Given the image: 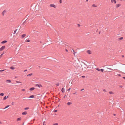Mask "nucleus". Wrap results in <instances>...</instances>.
<instances>
[{
    "label": "nucleus",
    "mask_w": 125,
    "mask_h": 125,
    "mask_svg": "<svg viewBox=\"0 0 125 125\" xmlns=\"http://www.w3.org/2000/svg\"><path fill=\"white\" fill-rule=\"evenodd\" d=\"M50 6L51 7H53L55 9L56 8V5L53 4H50Z\"/></svg>",
    "instance_id": "1"
},
{
    "label": "nucleus",
    "mask_w": 125,
    "mask_h": 125,
    "mask_svg": "<svg viewBox=\"0 0 125 125\" xmlns=\"http://www.w3.org/2000/svg\"><path fill=\"white\" fill-rule=\"evenodd\" d=\"M5 46H3L1 47L0 48V51H2L3 49H4L5 48Z\"/></svg>",
    "instance_id": "2"
},
{
    "label": "nucleus",
    "mask_w": 125,
    "mask_h": 125,
    "mask_svg": "<svg viewBox=\"0 0 125 125\" xmlns=\"http://www.w3.org/2000/svg\"><path fill=\"white\" fill-rule=\"evenodd\" d=\"M86 52L88 54H92V52L90 50H87L86 51Z\"/></svg>",
    "instance_id": "3"
},
{
    "label": "nucleus",
    "mask_w": 125,
    "mask_h": 125,
    "mask_svg": "<svg viewBox=\"0 0 125 125\" xmlns=\"http://www.w3.org/2000/svg\"><path fill=\"white\" fill-rule=\"evenodd\" d=\"M121 6V4L119 3L118 4H117L116 5V8H118V7H120Z\"/></svg>",
    "instance_id": "4"
},
{
    "label": "nucleus",
    "mask_w": 125,
    "mask_h": 125,
    "mask_svg": "<svg viewBox=\"0 0 125 125\" xmlns=\"http://www.w3.org/2000/svg\"><path fill=\"white\" fill-rule=\"evenodd\" d=\"M7 42V41L5 40L1 42V43L2 44H4Z\"/></svg>",
    "instance_id": "5"
},
{
    "label": "nucleus",
    "mask_w": 125,
    "mask_h": 125,
    "mask_svg": "<svg viewBox=\"0 0 125 125\" xmlns=\"http://www.w3.org/2000/svg\"><path fill=\"white\" fill-rule=\"evenodd\" d=\"M6 83H10L11 82V81L10 80H7L6 81Z\"/></svg>",
    "instance_id": "6"
},
{
    "label": "nucleus",
    "mask_w": 125,
    "mask_h": 125,
    "mask_svg": "<svg viewBox=\"0 0 125 125\" xmlns=\"http://www.w3.org/2000/svg\"><path fill=\"white\" fill-rule=\"evenodd\" d=\"M26 36V34H22L21 35L22 38H23L25 37Z\"/></svg>",
    "instance_id": "7"
},
{
    "label": "nucleus",
    "mask_w": 125,
    "mask_h": 125,
    "mask_svg": "<svg viewBox=\"0 0 125 125\" xmlns=\"http://www.w3.org/2000/svg\"><path fill=\"white\" fill-rule=\"evenodd\" d=\"M6 11L5 10L3 11L2 12V14L3 15H4V14L6 13Z\"/></svg>",
    "instance_id": "8"
},
{
    "label": "nucleus",
    "mask_w": 125,
    "mask_h": 125,
    "mask_svg": "<svg viewBox=\"0 0 125 125\" xmlns=\"http://www.w3.org/2000/svg\"><path fill=\"white\" fill-rule=\"evenodd\" d=\"M27 113L26 112H23L22 113V114L23 115H26Z\"/></svg>",
    "instance_id": "9"
},
{
    "label": "nucleus",
    "mask_w": 125,
    "mask_h": 125,
    "mask_svg": "<svg viewBox=\"0 0 125 125\" xmlns=\"http://www.w3.org/2000/svg\"><path fill=\"white\" fill-rule=\"evenodd\" d=\"M10 69L12 70H14L15 69V68L13 66H11L10 67Z\"/></svg>",
    "instance_id": "10"
},
{
    "label": "nucleus",
    "mask_w": 125,
    "mask_h": 125,
    "mask_svg": "<svg viewBox=\"0 0 125 125\" xmlns=\"http://www.w3.org/2000/svg\"><path fill=\"white\" fill-rule=\"evenodd\" d=\"M35 88L34 87H32L30 88V90L31 91H32Z\"/></svg>",
    "instance_id": "11"
},
{
    "label": "nucleus",
    "mask_w": 125,
    "mask_h": 125,
    "mask_svg": "<svg viewBox=\"0 0 125 125\" xmlns=\"http://www.w3.org/2000/svg\"><path fill=\"white\" fill-rule=\"evenodd\" d=\"M34 95H31L29 97V98H34Z\"/></svg>",
    "instance_id": "12"
},
{
    "label": "nucleus",
    "mask_w": 125,
    "mask_h": 125,
    "mask_svg": "<svg viewBox=\"0 0 125 125\" xmlns=\"http://www.w3.org/2000/svg\"><path fill=\"white\" fill-rule=\"evenodd\" d=\"M72 103L70 102H69L67 103V104L68 105H70L72 104Z\"/></svg>",
    "instance_id": "13"
},
{
    "label": "nucleus",
    "mask_w": 125,
    "mask_h": 125,
    "mask_svg": "<svg viewBox=\"0 0 125 125\" xmlns=\"http://www.w3.org/2000/svg\"><path fill=\"white\" fill-rule=\"evenodd\" d=\"M10 106V105H7V106H6L5 108H3V109H5L7 108H8V107H9Z\"/></svg>",
    "instance_id": "14"
},
{
    "label": "nucleus",
    "mask_w": 125,
    "mask_h": 125,
    "mask_svg": "<svg viewBox=\"0 0 125 125\" xmlns=\"http://www.w3.org/2000/svg\"><path fill=\"white\" fill-rule=\"evenodd\" d=\"M21 117L18 118L17 119V121H20L21 120Z\"/></svg>",
    "instance_id": "15"
},
{
    "label": "nucleus",
    "mask_w": 125,
    "mask_h": 125,
    "mask_svg": "<svg viewBox=\"0 0 125 125\" xmlns=\"http://www.w3.org/2000/svg\"><path fill=\"white\" fill-rule=\"evenodd\" d=\"M109 93L110 94H114V93L112 91H110L109 92Z\"/></svg>",
    "instance_id": "16"
},
{
    "label": "nucleus",
    "mask_w": 125,
    "mask_h": 125,
    "mask_svg": "<svg viewBox=\"0 0 125 125\" xmlns=\"http://www.w3.org/2000/svg\"><path fill=\"white\" fill-rule=\"evenodd\" d=\"M32 74H33L32 73H30L28 75H27V76H31Z\"/></svg>",
    "instance_id": "17"
},
{
    "label": "nucleus",
    "mask_w": 125,
    "mask_h": 125,
    "mask_svg": "<svg viewBox=\"0 0 125 125\" xmlns=\"http://www.w3.org/2000/svg\"><path fill=\"white\" fill-rule=\"evenodd\" d=\"M17 29H16V30H15L14 31V32L13 33V34H15L16 33V31H17Z\"/></svg>",
    "instance_id": "18"
},
{
    "label": "nucleus",
    "mask_w": 125,
    "mask_h": 125,
    "mask_svg": "<svg viewBox=\"0 0 125 125\" xmlns=\"http://www.w3.org/2000/svg\"><path fill=\"white\" fill-rule=\"evenodd\" d=\"M123 37H121L119 39V40H122V39H123Z\"/></svg>",
    "instance_id": "19"
},
{
    "label": "nucleus",
    "mask_w": 125,
    "mask_h": 125,
    "mask_svg": "<svg viewBox=\"0 0 125 125\" xmlns=\"http://www.w3.org/2000/svg\"><path fill=\"white\" fill-rule=\"evenodd\" d=\"M25 41L27 42H29L30 41V40H26Z\"/></svg>",
    "instance_id": "20"
},
{
    "label": "nucleus",
    "mask_w": 125,
    "mask_h": 125,
    "mask_svg": "<svg viewBox=\"0 0 125 125\" xmlns=\"http://www.w3.org/2000/svg\"><path fill=\"white\" fill-rule=\"evenodd\" d=\"M4 95V94L3 93H1L0 94V95L2 96H3Z\"/></svg>",
    "instance_id": "21"
},
{
    "label": "nucleus",
    "mask_w": 125,
    "mask_h": 125,
    "mask_svg": "<svg viewBox=\"0 0 125 125\" xmlns=\"http://www.w3.org/2000/svg\"><path fill=\"white\" fill-rule=\"evenodd\" d=\"M113 1H114L113 2H114V3L115 4H116V0H113Z\"/></svg>",
    "instance_id": "22"
},
{
    "label": "nucleus",
    "mask_w": 125,
    "mask_h": 125,
    "mask_svg": "<svg viewBox=\"0 0 125 125\" xmlns=\"http://www.w3.org/2000/svg\"><path fill=\"white\" fill-rule=\"evenodd\" d=\"M16 82L17 83H21V82L18 81H16Z\"/></svg>",
    "instance_id": "23"
},
{
    "label": "nucleus",
    "mask_w": 125,
    "mask_h": 125,
    "mask_svg": "<svg viewBox=\"0 0 125 125\" xmlns=\"http://www.w3.org/2000/svg\"><path fill=\"white\" fill-rule=\"evenodd\" d=\"M61 91H62V93H63L64 92V89H63V88H62V89Z\"/></svg>",
    "instance_id": "24"
},
{
    "label": "nucleus",
    "mask_w": 125,
    "mask_h": 125,
    "mask_svg": "<svg viewBox=\"0 0 125 125\" xmlns=\"http://www.w3.org/2000/svg\"><path fill=\"white\" fill-rule=\"evenodd\" d=\"M6 99H7V97H6V96H5L4 97V98H3V100H6Z\"/></svg>",
    "instance_id": "25"
},
{
    "label": "nucleus",
    "mask_w": 125,
    "mask_h": 125,
    "mask_svg": "<svg viewBox=\"0 0 125 125\" xmlns=\"http://www.w3.org/2000/svg\"><path fill=\"white\" fill-rule=\"evenodd\" d=\"M77 92L76 91L74 93H73V94H77Z\"/></svg>",
    "instance_id": "26"
},
{
    "label": "nucleus",
    "mask_w": 125,
    "mask_h": 125,
    "mask_svg": "<svg viewBox=\"0 0 125 125\" xmlns=\"http://www.w3.org/2000/svg\"><path fill=\"white\" fill-rule=\"evenodd\" d=\"M92 6L94 7H97V6H96L94 4H93V5Z\"/></svg>",
    "instance_id": "27"
},
{
    "label": "nucleus",
    "mask_w": 125,
    "mask_h": 125,
    "mask_svg": "<svg viewBox=\"0 0 125 125\" xmlns=\"http://www.w3.org/2000/svg\"><path fill=\"white\" fill-rule=\"evenodd\" d=\"M4 54V53H2L0 56V58Z\"/></svg>",
    "instance_id": "28"
},
{
    "label": "nucleus",
    "mask_w": 125,
    "mask_h": 125,
    "mask_svg": "<svg viewBox=\"0 0 125 125\" xmlns=\"http://www.w3.org/2000/svg\"><path fill=\"white\" fill-rule=\"evenodd\" d=\"M58 124L57 123H54L53 124V125H58Z\"/></svg>",
    "instance_id": "29"
},
{
    "label": "nucleus",
    "mask_w": 125,
    "mask_h": 125,
    "mask_svg": "<svg viewBox=\"0 0 125 125\" xmlns=\"http://www.w3.org/2000/svg\"><path fill=\"white\" fill-rule=\"evenodd\" d=\"M73 50V52H74L73 54H74V55L75 56V53H76V52H75Z\"/></svg>",
    "instance_id": "30"
},
{
    "label": "nucleus",
    "mask_w": 125,
    "mask_h": 125,
    "mask_svg": "<svg viewBox=\"0 0 125 125\" xmlns=\"http://www.w3.org/2000/svg\"><path fill=\"white\" fill-rule=\"evenodd\" d=\"M57 110H54L53 111L54 112H57Z\"/></svg>",
    "instance_id": "31"
},
{
    "label": "nucleus",
    "mask_w": 125,
    "mask_h": 125,
    "mask_svg": "<svg viewBox=\"0 0 125 125\" xmlns=\"http://www.w3.org/2000/svg\"><path fill=\"white\" fill-rule=\"evenodd\" d=\"M96 69L98 71H99L100 70V69H99V68H97Z\"/></svg>",
    "instance_id": "32"
},
{
    "label": "nucleus",
    "mask_w": 125,
    "mask_h": 125,
    "mask_svg": "<svg viewBox=\"0 0 125 125\" xmlns=\"http://www.w3.org/2000/svg\"><path fill=\"white\" fill-rule=\"evenodd\" d=\"M5 70H0V72H2V71H4Z\"/></svg>",
    "instance_id": "33"
},
{
    "label": "nucleus",
    "mask_w": 125,
    "mask_h": 125,
    "mask_svg": "<svg viewBox=\"0 0 125 125\" xmlns=\"http://www.w3.org/2000/svg\"><path fill=\"white\" fill-rule=\"evenodd\" d=\"M100 71H101L102 72H103L104 70L103 69H100Z\"/></svg>",
    "instance_id": "34"
},
{
    "label": "nucleus",
    "mask_w": 125,
    "mask_h": 125,
    "mask_svg": "<svg viewBox=\"0 0 125 125\" xmlns=\"http://www.w3.org/2000/svg\"><path fill=\"white\" fill-rule=\"evenodd\" d=\"M60 3H62V0H60Z\"/></svg>",
    "instance_id": "35"
},
{
    "label": "nucleus",
    "mask_w": 125,
    "mask_h": 125,
    "mask_svg": "<svg viewBox=\"0 0 125 125\" xmlns=\"http://www.w3.org/2000/svg\"><path fill=\"white\" fill-rule=\"evenodd\" d=\"M29 108L28 107H26V108H25V110H27V109H28Z\"/></svg>",
    "instance_id": "36"
},
{
    "label": "nucleus",
    "mask_w": 125,
    "mask_h": 125,
    "mask_svg": "<svg viewBox=\"0 0 125 125\" xmlns=\"http://www.w3.org/2000/svg\"><path fill=\"white\" fill-rule=\"evenodd\" d=\"M56 85L57 86H59V83H57L56 84Z\"/></svg>",
    "instance_id": "37"
},
{
    "label": "nucleus",
    "mask_w": 125,
    "mask_h": 125,
    "mask_svg": "<svg viewBox=\"0 0 125 125\" xmlns=\"http://www.w3.org/2000/svg\"><path fill=\"white\" fill-rule=\"evenodd\" d=\"M70 89H71V88H69L67 90V91H70Z\"/></svg>",
    "instance_id": "38"
},
{
    "label": "nucleus",
    "mask_w": 125,
    "mask_h": 125,
    "mask_svg": "<svg viewBox=\"0 0 125 125\" xmlns=\"http://www.w3.org/2000/svg\"><path fill=\"white\" fill-rule=\"evenodd\" d=\"M111 1L112 3H113L114 2L113 0H111Z\"/></svg>",
    "instance_id": "39"
},
{
    "label": "nucleus",
    "mask_w": 125,
    "mask_h": 125,
    "mask_svg": "<svg viewBox=\"0 0 125 125\" xmlns=\"http://www.w3.org/2000/svg\"><path fill=\"white\" fill-rule=\"evenodd\" d=\"M36 86H38L39 87H40V86H39V85L38 84H37L36 85Z\"/></svg>",
    "instance_id": "40"
},
{
    "label": "nucleus",
    "mask_w": 125,
    "mask_h": 125,
    "mask_svg": "<svg viewBox=\"0 0 125 125\" xmlns=\"http://www.w3.org/2000/svg\"><path fill=\"white\" fill-rule=\"evenodd\" d=\"M21 91H25V89H22L21 90Z\"/></svg>",
    "instance_id": "41"
},
{
    "label": "nucleus",
    "mask_w": 125,
    "mask_h": 125,
    "mask_svg": "<svg viewBox=\"0 0 125 125\" xmlns=\"http://www.w3.org/2000/svg\"><path fill=\"white\" fill-rule=\"evenodd\" d=\"M82 77L83 78H84L85 77V76H82Z\"/></svg>",
    "instance_id": "42"
},
{
    "label": "nucleus",
    "mask_w": 125,
    "mask_h": 125,
    "mask_svg": "<svg viewBox=\"0 0 125 125\" xmlns=\"http://www.w3.org/2000/svg\"><path fill=\"white\" fill-rule=\"evenodd\" d=\"M84 90V89H81V91H82L83 90Z\"/></svg>",
    "instance_id": "43"
},
{
    "label": "nucleus",
    "mask_w": 125,
    "mask_h": 125,
    "mask_svg": "<svg viewBox=\"0 0 125 125\" xmlns=\"http://www.w3.org/2000/svg\"><path fill=\"white\" fill-rule=\"evenodd\" d=\"M11 104L12 105H13V104H14V103L13 102H12L11 103Z\"/></svg>",
    "instance_id": "44"
},
{
    "label": "nucleus",
    "mask_w": 125,
    "mask_h": 125,
    "mask_svg": "<svg viewBox=\"0 0 125 125\" xmlns=\"http://www.w3.org/2000/svg\"><path fill=\"white\" fill-rule=\"evenodd\" d=\"M65 51H66V52H67L68 51V50L67 49H66L65 50Z\"/></svg>",
    "instance_id": "45"
},
{
    "label": "nucleus",
    "mask_w": 125,
    "mask_h": 125,
    "mask_svg": "<svg viewBox=\"0 0 125 125\" xmlns=\"http://www.w3.org/2000/svg\"><path fill=\"white\" fill-rule=\"evenodd\" d=\"M27 71V70H25L24 71V72H25L26 71Z\"/></svg>",
    "instance_id": "46"
},
{
    "label": "nucleus",
    "mask_w": 125,
    "mask_h": 125,
    "mask_svg": "<svg viewBox=\"0 0 125 125\" xmlns=\"http://www.w3.org/2000/svg\"><path fill=\"white\" fill-rule=\"evenodd\" d=\"M123 78L124 79H125V77H123Z\"/></svg>",
    "instance_id": "47"
},
{
    "label": "nucleus",
    "mask_w": 125,
    "mask_h": 125,
    "mask_svg": "<svg viewBox=\"0 0 125 125\" xmlns=\"http://www.w3.org/2000/svg\"><path fill=\"white\" fill-rule=\"evenodd\" d=\"M103 91H104V92H106V90L105 89H104L103 90Z\"/></svg>",
    "instance_id": "48"
},
{
    "label": "nucleus",
    "mask_w": 125,
    "mask_h": 125,
    "mask_svg": "<svg viewBox=\"0 0 125 125\" xmlns=\"http://www.w3.org/2000/svg\"><path fill=\"white\" fill-rule=\"evenodd\" d=\"M122 87V86H120V87Z\"/></svg>",
    "instance_id": "49"
},
{
    "label": "nucleus",
    "mask_w": 125,
    "mask_h": 125,
    "mask_svg": "<svg viewBox=\"0 0 125 125\" xmlns=\"http://www.w3.org/2000/svg\"><path fill=\"white\" fill-rule=\"evenodd\" d=\"M114 116H115L116 115L115 114H114Z\"/></svg>",
    "instance_id": "50"
},
{
    "label": "nucleus",
    "mask_w": 125,
    "mask_h": 125,
    "mask_svg": "<svg viewBox=\"0 0 125 125\" xmlns=\"http://www.w3.org/2000/svg\"><path fill=\"white\" fill-rule=\"evenodd\" d=\"M88 1V0H86V1Z\"/></svg>",
    "instance_id": "51"
},
{
    "label": "nucleus",
    "mask_w": 125,
    "mask_h": 125,
    "mask_svg": "<svg viewBox=\"0 0 125 125\" xmlns=\"http://www.w3.org/2000/svg\"><path fill=\"white\" fill-rule=\"evenodd\" d=\"M122 56H123V57H124V55H123Z\"/></svg>",
    "instance_id": "52"
},
{
    "label": "nucleus",
    "mask_w": 125,
    "mask_h": 125,
    "mask_svg": "<svg viewBox=\"0 0 125 125\" xmlns=\"http://www.w3.org/2000/svg\"><path fill=\"white\" fill-rule=\"evenodd\" d=\"M111 70H113V69H111Z\"/></svg>",
    "instance_id": "53"
},
{
    "label": "nucleus",
    "mask_w": 125,
    "mask_h": 125,
    "mask_svg": "<svg viewBox=\"0 0 125 125\" xmlns=\"http://www.w3.org/2000/svg\"><path fill=\"white\" fill-rule=\"evenodd\" d=\"M80 25H79V26H80Z\"/></svg>",
    "instance_id": "54"
},
{
    "label": "nucleus",
    "mask_w": 125,
    "mask_h": 125,
    "mask_svg": "<svg viewBox=\"0 0 125 125\" xmlns=\"http://www.w3.org/2000/svg\"><path fill=\"white\" fill-rule=\"evenodd\" d=\"M80 25H79V26H80Z\"/></svg>",
    "instance_id": "55"
},
{
    "label": "nucleus",
    "mask_w": 125,
    "mask_h": 125,
    "mask_svg": "<svg viewBox=\"0 0 125 125\" xmlns=\"http://www.w3.org/2000/svg\"><path fill=\"white\" fill-rule=\"evenodd\" d=\"M43 125H44V124H43Z\"/></svg>",
    "instance_id": "56"
}]
</instances>
